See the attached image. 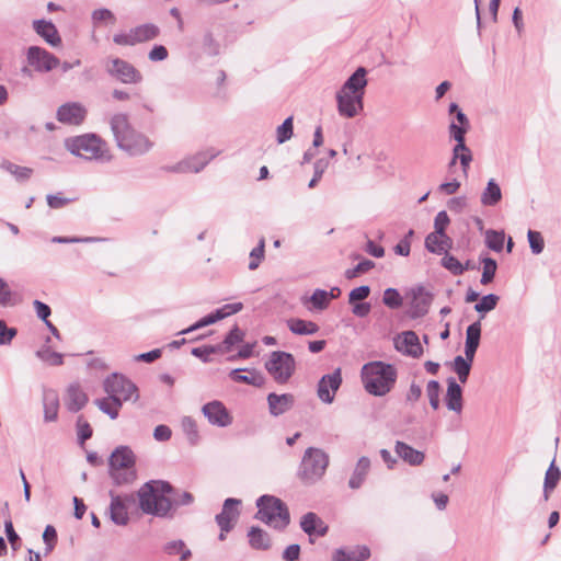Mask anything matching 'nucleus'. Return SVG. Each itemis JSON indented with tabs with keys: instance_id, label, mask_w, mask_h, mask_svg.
<instances>
[{
	"instance_id": "1",
	"label": "nucleus",
	"mask_w": 561,
	"mask_h": 561,
	"mask_svg": "<svg viewBox=\"0 0 561 561\" xmlns=\"http://www.w3.org/2000/svg\"><path fill=\"white\" fill-rule=\"evenodd\" d=\"M366 75L367 70L358 67L336 92L337 112L341 116L353 118L363 111L367 85Z\"/></svg>"
},
{
	"instance_id": "2",
	"label": "nucleus",
	"mask_w": 561,
	"mask_h": 561,
	"mask_svg": "<svg viewBox=\"0 0 561 561\" xmlns=\"http://www.w3.org/2000/svg\"><path fill=\"white\" fill-rule=\"evenodd\" d=\"M172 486L165 481H149L138 491L139 507L146 514L159 517L168 516L173 503L167 496Z\"/></svg>"
},
{
	"instance_id": "3",
	"label": "nucleus",
	"mask_w": 561,
	"mask_h": 561,
	"mask_svg": "<svg viewBox=\"0 0 561 561\" xmlns=\"http://www.w3.org/2000/svg\"><path fill=\"white\" fill-rule=\"evenodd\" d=\"M362 380L368 393L382 397L393 388L397 370L391 364L370 362L362 368Z\"/></svg>"
},
{
	"instance_id": "4",
	"label": "nucleus",
	"mask_w": 561,
	"mask_h": 561,
	"mask_svg": "<svg viewBox=\"0 0 561 561\" xmlns=\"http://www.w3.org/2000/svg\"><path fill=\"white\" fill-rule=\"evenodd\" d=\"M257 513L255 517L275 529H284L290 523V515L286 504L274 495H262L256 501Z\"/></svg>"
},
{
	"instance_id": "5",
	"label": "nucleus",
	"mask_w": 561,
	"mask_h": 561,
	"mask_svg": "<svg viewBox=\"0 0 561 561\" xmlns=\"http://www.w3.org/2000/svg\"><path fill=\"white\" fill-rule=\"evenodd\" d=\"M110 476L117 485L129 484L136 479L135 455L127 446L117 447L110 457Z\"/></svg>"
},
{
	"instance_id": "6",
	"label": "nucleus",
	"mask_w": 561,
	"mask_h": 561,
	"mask_svg": "<svg viewBox=\"0 0 561 561\" xmlns=\"http://www.w3.org/2000/svg\"><path fill=\"white\" fill-rule=\"evenodd\" d=\"M329 466V455L320 448L309 447L302 456L298 477L306 484L318 482Z\"/></svg>"
},
{
	"instance_id": "7",
	"label": "nucleus",
	"mask_w": 561,
	"mask_h": 561,
	"mask_svg": "<svg viewBox=\"0 0 561 561\" xmlns=\"http://www.w3.org/2000/svg\"><path fill=\"white\" fill-rule=\"evenodd\" d=\"M66 148L75 156L87 160L108 161L111 159L105 142L95 135H82L69 138Z\"/></svg>"
},
{
	"instance_id": "8",
	"label": "nucleus",
	"mask_w": 561,
	"mask_h": 561,
	"mask_svg": "<svg viewBox=\"0 0 561 561\" xmlns=\"http://www.w3.org/2000/svg\"><path fill=\"white\" fill-rule=\"evenodd\" d=\"M265 368L278 383H286L295 373L296 362L290 353L275 351L265 363Z\"/></svg>"
},
{
	"instance_id": "9",
	"label": "nucleus",
	"mask_w": 561,
	"mask_h": 561,
	"mask_svg": "<svg viewBox=\"0 0 561 561\" xmlns=\"http://www.w3.org/2000/svg\"><path fill=\"white\" fill-rule=\"evenodd\" d=\"M160 34V28L153 23H145L130 28L128 32L117 33L113 42L119 46H135L154 39Z\"/></svg>"
},
{
	"instance_id": "10",
	"label": "nucleus",
	"mask_w": 561,
	"mask_h": 561,
	"mask_svg": "<svg viewBox=\"0 0 561 561\" xmlns=\"http://www.w3.org/2000/svg\"><path fill=\"white\" fill-rule=\"evenodd\" d=\"M104 391L111 397L118 399V402L137 400V387L125 376L114 373L103 382Z\"/></svg>"
},
{
	"instance_id": "11",
	"label": "nucleus",
	"mask_w": 561,
	"mask_h": 561,
	"mask_svg": "<svg viewBox=\"0 0 561 561\" xmlns=\"http://www.w3.org/2000/svg\"><path fill=\"white\" fill-rule=\"evenodd\" d=\"M107 73L125 84H137L142 81V75L130 62L121 58H110L106 61Z\"/></svg>"
},
{
	"instance_id": "12",
	"label": "nucleus",
	"mask_w": 561,
	"mask_h": 561,
	"mask_svg": "<svg viewBox=\"0 0 561 561\" xmlns=\"http://www.w3.org/2000/svg\"><path fill=\"white\" fill-rule=\"evenodd\" d=\"M202 413L208 423L217 427H228L233 423V416L219 400H213L202 407Z\"/></svg>"
},
{
	"instance_id": "13",
	"label": "nucleus",
	"mask_w": 561,
	"mask_h": 561,
	"mask_svg": "<svg viewBox=\"0 0 561 561\" xmlns=\"http://www.w3.org/2000/svg\"><path fill=\"white\" fill-rule=\"evenodd\" d=\"M27 64L38 72H48L60 65L51 53L38 46H31L26 53Z\"/></svg>"
},
{
	"instance_id": "14",
	"label": "nucleus",
	"mask_w": 561,
	"mask_h": 561,
	"mask_svg": "<svg viewBox=\"0 0 561 561\" xmlns=\"http://www.w3.org/2000/svg\"><path fill=\"white\" fill-rule=\"evenodd\" d=\"M342 383L341 368H336L332 374H328L321 377L318 382L317 393L319 399L323 403H332L336 391Z\"/></svg>"
},
{
	"instance_id": "15",
	"label": "nucleus",
	"mask_w": 561,
	"mask_h": 561,
	"mask_svg": "<svg viewBox=\"0 0 561 561\" xmlns=\"http://www.w3.org/2000/svg\"><path fill=\"white\" fill-rule=\"evenodd\" d=\"M242 308L243 305L241 302L227 304L221 308L217 309L215 312L202 318L187 329L182 330L180 334H187L204 327L214 324L219 320H222L231 314L239 312L240 310H242Z\"/></svg>"
},
{
	"instance_id": "16",
	"label": "nucleus",
	"mask_w": 561,
	"mask_h": 561,
	"mask_svg": "<svg viewBox=\"0 0 561 561\" xmlns=\"http://www.w3.org/2000/svg\"><path fill=\"white\" fill-rule=\"evenodd\" d=\"M117 146L130 156H138L149 151L152 142L144 134L133 129Z\"/></svg>"
},
{
	"instance_id": "17",
	"label": "nucleus",
	"mask_w": 561,
	"mask_h": 561,
	"mask_svg": "<svg viewBox=\"0 0 561 561\" xmlns=\"http://www.w3.org/2000/svg\"><path fill=\"white\" fill-rule=\"evenodd\" d=\"M394 347L398 352L419 358L423 354L420 339L414 331H404L394 339Z\"/></svg>"
},
{
	"instance_id": "18",
	"label": "nucleus",
	"mask_w": 561,
	"mask_h": 561,
	"mask_svg": "<svg viewBox=\"0 0 561 561\" xmlns=\"http://www.w3.org/2000/svg\"><path fill=\"white\" fill-rule=\"evenodd\" d=\"M410 296V317L413 319L424 317L431 307L432 295L424 287H417L411 289Z\"/></svg>"
},
{
	"instance_id": "19",
	"label": "nucleus",
	"mask_w": 561,
	"mask_h": 561,
	"mask_svg": "<svg viewBox=\"0 0 561 561\" xmlns=\"http://www.w3.org/2000/svg\"><path fill=\"white\" fill-rule=\"evenodd\" d=\"M240 504V500L232 497H229L224 502L221 512L216 515V523L218 524L220 530L230 531L233 528L240 515L238 510Z\"/></svg>"
},
{
	"instance_id": "20",
	"label": "nucleus",
	"mask_w": 561,
	"mask_h": 561,
	"mask_svg": "<svg viewBox=\"0 0 561 561\" xmlns=\"http://www.w3.org/2000/svg\"><path fill=\"white\" fill-rule=\"evenodd\" d=\"M111 496V505H110V515L113 523L119 526L127 525L129 520L128 512H127V503L134 502V497L131 495L121 496L115 494L113 491L110 492Z\"/></svg>"
},
{
	"instance_id": "21",
	"label": "nucleus",
	"mask_w": 561,
	"mask_h": 561,
	"mask_svg": "<svg viewBox=\"0 0 561 561\" xmlns=\"http://www.w3.org/2000/svg\"><path fill=\"white\" fill-rule=\"evenodd\" d=\"M87 115L85 107L79 102H68L57 110V119L69 125H80Z\"/></svg>"
},
{
	"instance_id": "22",
	"label": "nucleus",
	"mask_w": 561,
	"mask_h": 561,
	"mask_svg": "<svg viewBox=\"0 0 561 561\" xmlns=\"http://www.w3.org/2000/svg\"><path fill=\"white\" fill-rule=\"evenodd\" d=\"M220 153L219 150L207 149L190 157L178 164V170L182 172H199L210 160Z\"/></svg>"
},
{
	"instance_id": "23",
	"label": "nucleus",
	"mask_w": 561,
	"mask_h": 561,
	"mask_svg": "<svg viewBox=\"0 0 561 561\" xmlns=\"http://www.w3.org/2000/svg\"><path fill=\"white\" fill-rule=\"evenodd\" d=\"M445 403L449 411L460 414L463 408L462 389L454 377L447 379Z\"/></svg>"
},
{
	"instance_id": "24",
	"label": "nucleus",
	"mask_w": 561,
	"mask_h": 561,
	"mask_svg": "<svg viewBox=\"0 0 561 561\" xmlns=\"http://www.w3.org/2000/svg\"><path fill=\"white\" fill-rule=\"evenodd\" d=\"M295 403V397L291 393H270L267 396L268 411L273 416H279L289 411Z\"/></svg>"
},
{
	"instance_id": "25",
	"label": "nucleus",
	"mask_w": 561,
	"mask_h": 561,
	"mask_svg": "<svg viewBox=\"0 0 561 561\" xmlns=\"http://www.w3.org/2000/svg\"><path fill=\"white\" fill-rule=\"evenodd\" d=\"M88 402V396L78 383L68 386L65 396V404L70 412H78L84 408Z\"/></svg>"
},
{
	"instance_id": "26",
	"label": "nucleus",
	"mask_w": 561,
	"mask_h": 561,
	"mask_svg": "<svg viewBox=\"0 0 561 561\" xmlns=\"http://www.w3.org/2000/svg\"><path fill=\"white\" fill-rule=\"evenodd\" d=\"M44 421L55 422L59 411V396L54 389L45 388L43 391Z\"/></svg>"
},
{
	"instance_id": "27",
	"label": "nucleus",
	"mask_w": 561,
	"mask_h": 561,
	"mask_svg": "<svg viewBox=\"0 0 561 561\" xmlns=\"http://www.w3.org/2000/svg\"><path fill=\"white\" fill-rule=\"evenodd\" d=\"M370 557L367 546H356L348 549H336L331 561H365Z\"/></svg>"
},
{
	"instance_id": "28",
	"label": "nucleus",
	"mask_w": 561,
	"mask_h": 561,
	"mask_svg": "<svg viewBox=\"0 0 561 561\" xmlns=\"http://www.w3.org/2000/svg\"><path fill=\"white\" fill-rule=\"evenodd\" d=\"M35 32L45 39L53 47H58L61 44V38L56 26L46 20H36L33 22Z\"/></svg>"
},
{
	"instance_id": "29",
	"label": "nucleus",
	"mask_w": 561,
	"mask_h": 561,
	"mask_svg": "<svg viewBox=\"0 0 561 561\" xmlns=\"http://www.w3.org/2000/svg\"><path fill=\"white\" fill-rule=\"evenodd\" d=\"M111 130L114 135L116 144L122 141L133 129H135L130 122L129 116L126 113H116L110 118Z\"/></svg>"
},
{
	"instance_id": "30",
	"label": "nucleus",
	"mask_w": 561,
	"mask_h": 561,
	"mask_svg": "<svg viewBox=\"0 0 561 561\" xmlns=\"http://www.w3.org/2000/svg\"><path fill=\"white\" fill-rule=\"evenodd\" d=\"M371 462L368 457H360L348 479V486L352 490H358L365 482L369 471H370Z\"/></svg>"
},
{
	"instance_id": "31",
	"label": "nucleus",
	"mask_w": 561,
	"mask_h": 561,
	"mask_svg": "<svg viewBox=\"0 0 561 561\" xmlns=\"http://www.w3.org/2000/svg\"><path fill=\"white\" fill-rule=\"evenodd\" d=\"M300 527L309 536H324L328 531V526L324 522L312 512H309L301 517Z\"/></svg>"
},
{
	"instance_id": "32",
	"label": "nucleus",
	"mask_w": 561,
	"mask_h": 561,
	"mask_svg": "<svg viewBox=\"0 0 561 561\" xmlns=\"http://www.w3.org/2000/svg\"><path fill=\"white\" fill-rule=\"evenodd\" d=\"M481 337V324L479 321L470 324L466 331L465 355L469 360H473L479 347Z\"/></svg>"
},
{
	"instance_id": "33",
	"label": "nucleus",
	"mask_w": 561,
	"mask_h": 561,
	"mask_svg": "<svg viewBox=\"0 0 561 561\" xmlns=\"http://www.w3.org/2000/svg\"><path fill=\"white\" fill-rule=\"evenodd\" d=\"M249 545L255 550H268L272 547L270 535L260 527L252 526L248 531Z\"/></svg>"
},
{
	"instance_id": "34",
	"label": "nucleus",
	"mask_w": 561,
	"mask_h": 561,
	"mask_svg": "<svg viewBox=\"0 0 561 561\" xmlns=\"http://www.w3.org/2000/svg\"><path fill=\"white\" fill-rule=\"evenodd\" d=\"M396 453L400 458H402L405 462H408L411 466L421 465L425 458L422 451L414 449L413 447L403 442H397Z\"/></svg>"
},
{
	"instance_id": "35",
	"label": "nucleus",
	"mask_w": 561,
	"mask_h": 561,
	"mask_svg": "<svg viewBox=\"0 0 561 561\" xmlns=\"http://www.w3.org/2000/svg\"><path fill=\"white\" fill-rule=\"evenodd\" d=\"M287 327L294 334L298 335H313L319 331V325L316 322L298 318L289 319Z\"/></svg>"
},
{
	"instance_id": "36",
	"label": "nucleus",
	"mask_w": 561,
	"mask_h": 561,
	"mask_svg": "<svg viewBox=\"0 0 561 561\" xmlns=\"http://www.w3.org/2000/svg\"><path fill=\"white\" fill-rule=\"evenodd\" d=\"M561 479V471L556 466L554 460L550 463L545 474L543 481V500L548 501L552 491L557 488Z\"/></svg>"
},
{
	"instance_id": "37",
	"label": "nucleus",
	"mask_w": 561,
	"mask_h": 561,
	"mask_svg": "<svg viewBox=\"0 0 561 561\" xmlns=\"http://www.w3.org/2000/svg\"><path fill=\"white\" fill-rule=\"evenodd\" d=\"M502 199V192L495 180L491 179L481 194V204L495 206Z\"/></svg>"
},
{
	"instance_id": "38",
	"label": "nucleus",
	"mask_w": 561,
	"mask_h": 561,
	"mask_svg": "<svg viewBox=\"0 0 561 561\" xmlns=\"http://www.w3.org/2000/svg\"><path fill=\"white\" fill-rule=\"evenodd\" d=\"M50 342V337L46 339V344L36 351V356L43 360L44 363L48 364L49 366H60L64 364V355L61 353L51 351L48 346V343Z\"/></svg>"
},
{
	"instance_id": "39",
	"label": "nucleus",
	"mask_w": 561,
	"mask_h": 561,
	"mask_svg": "<svg viewBox=\"0 0 561 561\" xmlns=\"http://www.w3.org/2000/svg\"><path fill=\"white\" fill-rule=\"evenodd\" d=\"M22 302V297L12 291L4 279L0 277V306L13 307Z\"/></svg>"
},
{
	"instance_id": "40",
	"label": "nucleus",
	"mask_w": 561,
	"mask_h": 561,
	"mask_svg": "<svg viewBox=\"0 0 561 561\" xmlns=\"http://www.w3.org/2000/svg\"><path fill=\"white\" fill-rule=\"evenodd\" d=\"M95 404L103 413L107 414L112 420H115L118 416L123 403L118 402V399L108 396L107 398L95 400Z\"/></svg>"
},
{
	"instance_id": "41",
	"label": "nucleus",
	"mask_w": 561,
	"mask_h": 561,
	"mask_svg": "<svg viewBox=\"0 0 561 561\" xmlns=\"http://www.w3.org/2000/svg\"><path fill=\"white\" fill-rule=\"evenodd\" d=\"M473 360H469L467 357L458 355L454 358L453 369L457 374L458 379L461 383H466L470 374L471 365Z\"/></svg>"
},
{
	"instance_id": "42",
	"label": "nucleus",
	"mask_w": 561,
	"mask_h": 561,
	"mask_svg": "<svg viewBox=\"0 0 561 561\" xmlns=\"http://www.w3.org/2000/svg\"><path fill=\"white\" fill-rule=\"evenodd\" d=\"M0 168L12 174L18 181H26L31 178L33 170L27 167H21L10 161H3Z\"/></svg>"
},
{
	"instance_id": "43",
	"label": "nucleus",
	"mask_w": 561,
	"mask_h": 561,
	"mask_svg": "<svg viewBox=\"0 0 561 561\" xmlns=\"http://www.w3.org/2000/svg\"><path fill=\"white\" fill-rule=\"evenodd\" d=\"M485 244L489 249L501 252L504 247L505 233L493 229L485 230Z\"/></svg>"
},
{
	"instance_id": "44",
	"label": "nucleus",
	"mask_w": 561,
	"mask_h": 561,
	"mask_svg": "<svg viewBox=\"0 0 561 561\" xmlns=\"http://www.w3.org/2000/svg\"><path fill=\"white\" fill-rule=\"evenodd\" d=\"M181 426L190 444H197L199 439V434L196 421L191 416H184L181 421Z\"/></svg>"
},
{
	"instance_id": "45",
	"label": "nucleus",
	"mask_w": 561,
	"mask_h": 561,
	"mask_svg": "<svg viewBox=\"0 0 561 561\" xmlns=\"http://www.w3.org/2000/svg\"><path fill=\"white\" fill-rule=\"evenodd\" d=\"M164 552L170 556L180 554L181 561H186L191 558V550L185 547L182 540L170 541L164 546Z\"/></svg>"
},
{
	"instance_id": "46",
	"label": "nucleus",
	"mask_w": 561,
	"mask_h": 561,
	"mask_svg": "<svg viewBox=\"0 0 561 561\" xmlns=\"http://www.w3.org/2000/svg\"><path fill=\"white\" fill-rule=\"evenodd\" d=\"M481 263L483 265V268L480 283L482 285H488L494 279L497 270V264L496 261L491 257H482Z\"/></svg>"
},
{
	"instance_id": "47",
	"label": "nucleus",
	"mask_w": 561,
	"mask_h": 561,
	"mask_svg": "<svg viewBox=\"0 0 561 561\" xmlns=\"http://www.w3.org/2000/svg\"><path fill=\"white\" fill-rule=\"evenodd\" d=\"M243 337H244L243 331H241L238 327H234L233 329L230 330V332L227 334V336L220 344L221 351H219V352L220 353L229 352L232 348V346H234L238 343H241L243 341Z\"/></svg>"
},
{
	"instance_id": "48",
	"label": "nucleus",
	"mask_w": 561,
	"mask_h": 561,
	"mask_svg": "<svg viewBox=\"0 0 561 561\" xmlns=\"http://www.w3.org/2000/svg\"><path fill=\"white\" fill-rule=\"evenodd\" d=\"M442 265L455 276L462 275L467 270V267H465L457 257L449 253H446L442 259Z\"/></svg>"
},
{
	"instance_id": "49",
	"label": "nucleus",
	"mask_w": 561,
	"mask_h": 561,
	"mask_svg": "<svg viewBox=\"0 0 561 561\" xmlns=\"http://www.w3.org/2000/svg\"><path fill=\"white\" fill-rule=\"evenodd\" d=\"M382 302L390 309H399L403 304V299L396 288H387L383 291Z\"/></svg>"
},
{
	"instance_id": "50",
	"label": "nucleus",
	"mask_w": 561,
	"mask_h": 561,
	"mask_svg": "<svg viewBox=\"0 0 561 561\" xmlns=\"http://www.w3.org/2000/svg\"><path fill=\"white\" fill-rule=\"evenodd\" d=\"M499 300V296L494 294L485 295L478 304H476L474 310L479 313H486L492 311L496 307Z\"/></svg>"
},
{
	"instance_id": "51",
	"label": "nucleus",
	"mask_w": 561,
	"mask_h": 561,
	"mask_svg": "<svg viewBox=\"0 0 561 561\" xmlns=\"http://www.w3.org/2000/svg\"><path fill=\"white\" fill-rule=\"evenodd\" d=\"M264 249H265V240L264 238H262L260 241H259V244L257 247H255L251 252H250V257H251V261L249 263V268L251 271H254L259 267L261 261L264 259Z\"/></svg>"
},
{
	"instance_id": "52",
	"label": "nucleus",
	"mask_w": 561,
	"mask_h": 561,
	"mask_svg": "<svg viewBox=\"0 0 561 561\" xmlns=\"http://www.w3.org/2000/svg\"><path fill=\"white\" fill-rule=\"evenodd\" d=\"M293 137V117H287L280 126L277 127V141L284 144Z\"/></svg>"
},
{
	"instance_id": "53",
	"label": "nucleus",
	"mask_w": 561,
	"mask_h": 561,
	"mask_svg": "<svg viewBox=\"0 0 561 561\" xmlns=\"http://www.w3.org/2000/svg\"><path fill=\"white\" fill-rule=\"evenodd\" d=\"M92 21L96 25L102 22L114 24L116 22V18L114 13L108 9H96L92 12Z\"/></svg>"
},
{
	"instance_id": "54",
	"label": "nucleus",
	"mask_w": 561,
	"mask_h": 561,
	"mask_svg": "<svg viewBox=\"0 0 561 561\" xmlns=\"http://www.w3.org/2000/svg\"><path fill=\"white\" fill-rule=\"evenodd\" d=\"M43 540L46 545L45 548V554H48L51 552L54 547L57 543V531L54 526L47 525L44 533H43Z\"/></svg>"
},
{
	"instance_id": "55",
	"label": "nucleus",
	"mask_w": 561,
	"mask_h": 561,
	"mask_svg": "<svg viewBox=\"0 0 561 561\" xmlns=\"http://www.w3.org/2000/svg\"><path fill=\"white\" fill-rule=\"evenodd\" d=\"M313 307L323 310L329 305V293L323 289H316L310 297Z\"/></svg>"
},
{
	"instance_id": "56",
	"label": "nucleus",
	"mask_w": 561,
	"mask_h": 561,
	"mask_svg": "<svg viewBox=\"0 0 561 561\" xmlns=\"http://www.w3.org/2000/svg\"><path fill=\"white\" fill-rule=\"evenodd\" d=\"M529 247L535 254H539L543 251L545 242L538 231L528 230L527 233Z\"/></svg>"
},
{
	"instance_id": "57",
	"label": "nucleus",
	"mask_w": 561,
	"mask_h": 561,
	"mask_svg": "<svg viewBox=\"0 0 561 561\" xmlns=\"http://www.w3.org/2000/svg\"><path fill=\"white\" fill-rule=\"evenodd\" d=\"M243 369H233L230 377L236 382H243L248 385H259L260 377L256 374L243 375Z\"/></svg>"
},
{
	"instance_id": "58",
	"label": "nucleus",
	"mask_w": 561,
	"mask_h": 561,
	"mask_svg": "<svg viewBox=\"0 0 561 561\" xmlns=\"http://www.w3.org/2000/svg\"><path fill=\"white\" fill-rule=\"evenodd\" d=\"M16 333L15 328H9L3 320H0V345L11 344Z\"/></svg>"
},
{
	"instance_id": "59",
	"label": "nucleus",
	"mask_w": 561,
	"mask_h": 561,
	"mask_svg": "<svg viewBox=\"0 0 561 561\" xmlns=\"http://www.w3.org/2000/svg\"><path fill=\"white\" fill-rule=\"evenodd\" d=\"M450 219L445 210L437 213L434 219V233L442 234L446 233V228L449 225Z\"/></svg>"
},
{
	"instance_id": "60",
	"label": "nucleus",
	"mask_w": 561,
	"mask_h": 561,
	"mask_svg": "<svg viewBox=\"0 0 561 561\" xmlns=\"http://www.w3.org/2000/svg\"><path fill=\"white\" fill-rule=\"evenodd\" d=\"M219 351H221V345L194 347L191 353L195 357H198L203 362L207 363L209 360L208 356Z\"/></svg>"
},
{
	"instance_id": "61",
	"label": "nucleus",
	"mask_w": 561,
	"mask_h": 561,
	"mask_svg": "<svg viewBox=\"0 0 561 561\" xmlns=\"http://www.w3.org/2000/svg\"><path fill=\"white\" fill-rule=\"evenodd\" d=\"M374 266H375V263L373 261L364 260V261L359 262L354 268L347 270L345 272V276L348 279L354 278V277H356L360 273L368 272Z\"/></svg>"
},
{
	"instance_id": "62",
	"label": "nucleus",
	"mask_w": 561,
	"mask_h": 561,
	"mask_svg": "<svg viewBox=\"0 0 561 561\" xmlns=\"http://www.w3.org/2000/svg\"><path fill=\"white\" fill-rule=\"evenodd\" d=\"M78 439L80 444H83L87 439L92 436V428L87 421H83L82 416L78 417Z\"/></svg>"
},
{
	"instance_id": "63",
	"label": "nucleus",
	"mask_w": 561,
	"mask_h": 561,
	"mask_svg": "<svg viewBox=\"0 0 561 561\" xmlns=\"http://www.w3.org/2000/svg\"><path fill=\"white\" fill-rule=\"evenodd\" d=\"M370 294V287L367 285H363L359 287H356L351 290L348 295V302L354 304L355 301H360L366 299Z\"/></svg>"
},
{
	"instance_id": "64",
	"label": "nucleus",
	"mask_w": 561,
	"mask_h": 561,
	"mask_svg": "<svg viewBox=\"0 0 561 561\" xmlns=\"http://www.w3.org/2000/svg\"><path fill=\"white\" fill-rule=\"evenodd\" d=\"M440 238L437 233L431 232L425 238V248L428 252L440 254Z\"/></svg>"
}]
</instances>
